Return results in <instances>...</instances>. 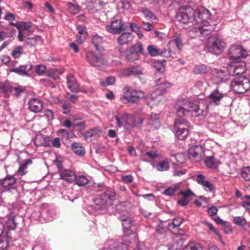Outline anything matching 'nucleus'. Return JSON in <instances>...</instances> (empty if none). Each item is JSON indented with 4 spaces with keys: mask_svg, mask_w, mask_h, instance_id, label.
<instances>
[{
    "mask_svg": "<svg viewBox=\"0 0 250 250\" xmlns=\"http://www.w3.org/2000/svg\"><path fill=\"white\" fill-rule=\"evenodd\" d=\"M225 96H226V93L220 92L218 89H216L208 95L207 100L189 101L188 103L185 104V106L179 108L177 112L179 114H184L186 113L185 107L188 106L189 110L195 116H205L208 112L209 104L219 105L221 101Z\"/></svg>",
    "mask_w": 250,
    "mask_h": 250,
    "instance_id": "obj_1",
    "label": "nucleus"
},
{
    "mask_svg": "<svg viewBox=\"0 0 250 250\" xmlns=\"http://www.w3.org/2000/svg\"><path fill=\"white\" fill-rule=\"evenodd\" d=\"M211 16L210 12L204 7H199L195 10L194 22L199 24L193 29L196 35L205 37L211 33L213 30L209 25Z\"/></svg>",
    "mask_w": 250,
    "mask_h": 250,
    "instance_id": "obj_2",
    "label": "nucleus"
},
{
    "mask_svg": "<svg viewBox=\"0 0 250 250\" xmlns=\"http://www.w3.org/2000/svg\"><path fill=\"white\" fill-rule=\"evenodd\" d=\"M122 222V226L124 229V235L123 236L124 241H128L127 237L132 234L135 236V234L132 233L130 227L132 226V221L130 218L126 215H123L118 217ZM105 245L107 247L100 249L99 250H128L127 245L123 242V240H119L114 241L113 240H108Z\"/></svg>",
    "mask_w": 250,
    "mask_h": 250,
    "instance_id": "obj_3",
    "label": "nucleus"
},
{
    "mask_svg": "<svg viewBox=\"0 0 250 250\" xmlns=\"http://www.w3.org/2000/svg\"><path fill=\"white\" fill-rule=\"evenodd\" d=\"M116 193L114 190L109 188H104L95 200V206H89L84 208V210L89 214H95V209L103 210L111 206L115 200Z\"/></svg>",
    "mask_w": 250,
    "mask_h": 250,
    "instance_id": "obj_4",
    "label": "nucleus"
},
{
    "mask_svg": "<svg viewBox=\"0 0 250 250\" xmlns=\"http://www.w3.org/2000/svg\"><path fill=\"white\" fill-rule=\"evenodd\" d=\"M188 102H189V101H179L177 102V105L175 106L176 114L178 117L175 119L174 121V130H177V132L178 134H181V133H179V130L183 129L184 130L183 134L185 135L187 133V129H189V123L185 118L186 116L189 115V113L193 116L192 112L189 110V107L188 106L185 107L186 113L179 114L177 112L179 108L185 106V104L188 103ZM194 116H195L194 115Z\"/></svg>",
    "mask_w": 250,
    "mask_h": 250,
    "instance_id": "obj_5",
    "label": "nucleus"
},
{
    "mask_svg": "<svg viewBox=\"0 0 250 250\" xmlns=\"http://www.w3.org/2000/svg\"><path fill=\"white\" fill-rule=\"evenodd\" d=\"M230 85L235 93L243 94L250 89V81L245 77L238 76L231 81Z\"/></svg>",
    "mask_w": 250,
    "mask_h": 250,
    "instance_id": "obj_6",
    "label": "nucleus"
},
{
    "mask_svg": "<svg viewBox=\"0 0 250 250\" xmlns=\"http://www.w3.org/2000/svg\"><path fill=\"white\" fill-rule=\"evenodd\" d=\"M195 10L190 7H181L176 14V19L184 24L194 21Z\"/></svg>",
    "mask_w": 250,
    "mask_h": 250,
    "instance_id": "obj_7",
    "label": "nucleus"
},
{
    "mask_svg": "<svg viewBox=\"0 0 250 250\" xmlns=\"http://www.w3.org/2000/svg\"><path fill=\"white\" fill-rule=\"evenodd\" d=\"M206 44L208 51L217 55L221 53L226 45L225 42L222 39L214 36L208 38Z\"/></svg>",
    "mask_w": 250,
    "mask_h": 250,
    "instance_id": "obj_8",
    "label": "nucleus"
},
{
    "mask_svg": "<svg viewBox=\"0 0 250 250\" xmlns=\"http://www.w3.org/2000/svg\"><path fill=\"white\" fill-rule=\"evenodd\" d=\"M144 96V94L142 91L129 89L126 87L124 89V94L121 97L120 100L124 104L128 103H136Z\"/></svg>",
    "mask_w": 250,
    "mask_h": 250,
    "instance_id": "obj_9",
    "label": "nucleus"
},
{
    "mask_svg": "<svg viewBox=\"0 0 250 250\" xmlns=\"http://www.w3.org/2000/svg\"><path fill=\"white\" fill-rule=\"evenodd\" d=\"M86 60L88 63L95 67H101L107 65V62L104 55L89 51L86 53Z\"/></svg>",
    "mask_w": 250,
    "mask_h": 250,
    "instance_id": "obj_10",
    "label": "nucleus"
},
{
    "mask_svg": "<svg viewBox=\"0 0 250 250\" xmlns=\"http://www.w3.org/2000/svg\"><path fill=\"white\" fill-rule=\"evenodd\" d=\"M248 55V51L239 45H232L229 49V56L231 61L237 62L240 59L246 58Z\"/></svg>",
    "mask_w": 250,
    "mask_h": 250,
    "instance_id": "obj_11",
    "label": "nucleus"
},
{
    "mask_svg": "<svg viewBox=\"0 0 250 250\" xmlns=\"http://www.w3.org/2000/svg\"><path fill=\"white\" fill-rule=\"evenodd\" d=\"M204 156V148L201 145L193 146L189 148L188 157L191 161L199 162L203 159Z\"/></svg>",
    "mask_w": 250,
    "mask_h": 250,
    "instance_id": "obj_12",
    "label": "nucleus"
},
{
    "mask_svg": "<svg viewBox=\"0 0 250 250\" xmlns=\"http://www.w3.org/2000/svg\"><path fill=\"white\" fill-rule=\"evenodd\" d=\"M42 213L41 223L52 221L56 216L54 209L49 205L42 204L40 208Z\"/></svg>",
    "mask_w": 250,
    "mask_h": 250,
    "instance_id": "obj_13",
    "label": "nucleus"
},
{
    "mask_svg": "<svg viewBox=\"0 0 250 250\" xmlns=\"http://www.w3.org/2000/svg\"><path fill=\"white\" fill-rule=\"evenodd\" d=\"M183 44L181 35L176 34L173 38L171 39L168 43V49L167 51L173 52L176 54L179 53L183 47Z\"/></svg>",
    "mask_w": 250,
    "mask_h": 250,
    "instance_id": "obj_14",
    "label": "nucleus"
},
{
    "mask_svg": "<svg viewBox=\"0 0 250 250\" xmlns=\"http://www.w3.org/2000/svg\"><path fill=\"white\" fill-rule=\"evenodd\" d=\"M124 24L118 17H114L111 21L110 24L105 26L106 30L109 33L113 34H119L124 30Z\"/></svg>",
    "mask_w": 250,
    "mask_h": 250,
    "instance_id": "obj_15",
    "label": "nucleus"
},
{
    "mask_svg": "<svg viewBox=\"0 0 250 250\" xmlns=\"http://www.w3.org/2000/svg\"><path fill=\"white\" fill-rule=\"evenodd\" d=\"M57 166L59 169V173L60 178L63 179L68 183L72 182L76 178V174L75 173L69 169L63 168L62 164L58 163Z\"/></svg>",
    "mask_w": 250,
    "mask_h": 250,
    "instance_id": "obj_16",
    "label": "nucleus"
},
{
    "mask_svg": "<svg viewBox=\"0 0 250 250\" xmlns=\"http://www.w3.org/2000/svg\"><path fill=\"white\" fill-rule=\"evenodd\" d=\"M247 70L246 64L244 62H239V61L231 65L228 68L229 74L233 76H237L242 74Z\"/></svg>",
    "mask_w": 250,
    "mask_h": 250,
    "instance_id": "obj_17",
    "label": "nucleus"
},
{
    "mask_svg": "<svg viewBox=\"0 0 250 250\" xmlns=\"http://www.w3.org/2000/svg\"><path fill=\"white\" fill-rule=\"evenodd\" d=\"M5 212V213L3 214L4 215L3 219L0 218V221L3 223L4 231L6 234H7L8 230H14L16 229L17 224L15 222V217L13 216L4 218L5 215H6L7 213V210Z\"/></svg>",
    "mask_w": 250,
    "mask_h": 250,
    "instance_id": "obj_18",
    "label": "nucleus"
},
{
    "mask_svg": "<svg viewBox=\"0 0 250 250\" xmlns=\"http://www.w3.org/2000/svg\"><path fill=\"white\" fill-rule=\"evenodd\" d=\"M147 50L149 55L152 57L160 55L168 58L170 57L171 56V54H169V52L167 51V49L162 50L153 45H149L147 47Z\"/></svg>",
    "mask_w": 250,
    "mask_h": 250,
    "instance_id": "obj_19",
    "label": "nucleus"
},
{
    "mask_svg": "<svg viewBox=\"0 0 250 250\" xmlns=\"http://www.w3.org/2000/svg\"><path fill=\"white\" fill-rule=\"evenodd\" d=\"M209 76L215 83H220L224 82L226 79V72L222 70L212 68L211 73Z\"/></svg>",
    "mask_w": 250,
    "mask_h": 250,
    "instance_id": "obj_20",
    "label": "nucleus"
},
{
    "mask_svg": "<svg viewBox=\"0 0 250 250\" xmlns=\"http://www.w3.org/2000/svg\"><path fill=\"white\" fill-rule=\"evenodd\" d=\"M130 115L125 113L120 116H116L115 119L116 121L117 124L119 127H124L127 130L128 128V125L129 122Z\"/></svg>",
    "mask_w": 250,
    "mask_h": 250,
    "instance_id": "obj_21",
    "label": "nucleus"
},
{
    "mask_svg": "<svg viewBox=\"0 0 250 250\" xmlns=\"http://www.w3.org/2000/svg\"><path fill=\"white\" fill-rule=\"evenodd\" d=\"M212 68L209 65L205 64H199L196 65L193 69V73L196 75L207 74L208 76L210 75L211 73Z\"/></svg>",
    "mask_w": 250,
    "mask_h": 250,
    "instance_id": "obj_22",
    "label": "nucleus"
},
{
    "mask_svg": "<svg viewBox=\"0 0 250 250\" xmlns=\"http://www.w3.org/2000/svg\"><path fill=\"white\" fill-rule=\"evenodd\" d=\"M29 109L33 112L39 113L42 109V102L37 98H32L28 102Z\"/></svg>",
    "mask_w": 250,
    "mask_h": 250,
    "instance_id": "obj_23",
    "label": "nucleus"
},
{
    "mask_svg": "<svg viewBox=\"0 0 250 250\" xmlns=\"http://www.w3.org/2000/svg\"><path fill=\"white\" fill-rule=\"evenodd\" d=\"M143 121V119L141 117L130 115L127 130L130 131L131 129L135 127L140 128L142 126Z\"/></svg>",
    "mask_w": 250,
    "mask_h": 250,
    "instance_id": "obj_24",
    "label": "nucleus"
},
{
    "mask_svg": "<svg viewBox=\"0 0 250 250\" xmlns=\"http://www.w3.org/2000/svg\"><path fill=\"white\" fill-rule=\"evenodd\" d=\"M170 159L165 158L157 163H156L154 167L159 171H167L169 168Z\"/></svg>",
    "mask_w": 250,
    "mask_h": 250,
    "instance_id": "obj_25",
    "label": "nucleus"
},
{
    "mask_svg": "<svg viewBox=\"0 0 250 250\" xmlns=\"http://www.w3.org/2000/svg\"><path fill=\"white\" fill-rule=\"evenodd\" d=\"M122 75L125 76L133 75L135 77L138 76L139 78L143 73L140 70L135 66H130L123 70Z\"/></svg>",
    "mask_w": 250,
    "mask_h": 250,
    "instance_id": "obj_26",
    "label": "nucleus"
},
{
    "mask_svg": "<svg viewBox=\"0 0 250 250\" xmlns=\"http://www.w3.org/2000/svg\"><path fill=\"white\" fill-rule=\"evenodd\" d=\"M32 68V65L30 62H29L25 65H22L20 67L14 68L12 71L21 76H27Z\"/></svg>",
    "mask_w": 250,
    "mask_h": 250,
    "instance_id": "obj_27",
    "label": "nucleus"
},
{
    "mask_svg": "<svg viewBox=\"0 0 250 250\" xmlns=\"http://www.w3.org/2000/svg\"><path fill=\"white\" fill-rule=\"evenodd\" d=\"M67 87L72 92H77L79 90V85L76 79L72 75H69L67 77Z\"/></svg>",
    "mask_w": 250,
    "mask_h": 250,
    "instance_id": "obj_28",
    "label": "nucleus"
},
{
    "mask_svg": "<svg viewBox=\"0 0 250 250\" xmlns=\"http://www.w3.org/2000/svg\"><path fill=\"white\" fill-rule=\"evenodd\" d=\"M133 37V35L130 32H124L117 38V42L120 45H123L131 41Z\"/></svg>",
    "mask_w": 250,
    "mask_h": 250,
    "instance_id": "obj_29",
    "label": "nucleus"
},
{
    "mask_svg": "<svg viewBox=\"0 0 250 250\" xmlns=\"http://www.w3.org/2000/svg\"><path fill=\"white\" fill-rule=\"evenodd\" d=\"M77 29L78 34L77 35V41L79 43H82L85 40L87 36V31L85 26L80 25L77 26Z\"/></svg>",
    "mask_w": 250,
    "mask_h": 250,
    "instance_id": "obj_30",
    "label": "nucleus"
},
{
    "mask_svg": "<svg viewBox=\"0 0 250 250\" xmlns=\"http://www.w3.org/2000/svg\"><path fill=\"white\" fill-rule=\"evenodd\" d=\"M16 182V179L13 175H7L4 178L0 179V185L4 188L10 187L14 185Z\"/></svg>",
    "mask_w": 250,
    "mask_h": 250,
    "instance_id": "obj_31",
    "label": "nucleus"
},
{
    "mask_svg": "<svg viewBox=\"0 0 250 250\" xmlns=\"http://www.w3.org/2000/svg\"><path fill=\"white\" fill-rule=\"evenodd\" d=\"M71 148L72 150L78 155L83 156L85 153L84 146L79 143H73L71 144Z\"/></svg>",
    "mask_w": 250,
    "mask_h": 250,
    "instance_id": "obj_32",
    "label": "nucleus"
},
{
    "mask_svg": "<svg viewBox=\"0 0 250 250\" xmlns=\"http://www.w3.org/2000/svg\"><path fill=\"white\" fill-rule=\"evenodd\" d=\"M89 180L88 177L85 175H76V178L73 182L75 184L79 186L82 187L87 185L89 183Z\"/></svg>",
    "mask_w": 250,
    "mask_h": 250,
    "instance_id": "obj_33",
    "label": "nucleus"
},
{
    "mask_svg": "<svg viewBox=\"0 0 250 250\" xmlns=\"http://www.w3.org/2000/svg\"><path fill=\"white\" fill-rule=\"evenodd\" d=\"M171 83L167 82H164L154 86V89L157 91L158 94H161L166 92L167 88H169Z\"/></svg>",
    "mask_w": 250,
    "mask_h": 250,
    "instance_id": "obj_34",
    "label": "nucleus"
},
{
    "mask_svg": "<svg viewBox=\"0 0 250 250\" xmlns=\"http://www.w3.org/2000/svg\"><path fill=\"white\" fill-rule=\"evenodd\" d=\"M205 162L207 166L210 168H215L219 164V160L215 159L213 156L206 157Z\"/></svg>",
    "mask_w": 250,
    "mask_h": 250,
    "instance_id": "obj_35",
    "label": "nucleus"
},
{
    "mask_svg": "<svg viewBox=\"0 0 250 250\" xmlns=\"http://www.w3.org/2000/svg\"><path fill=\"white\" fill-rule=\"evenodd\" d=\"M183 242V239L181 236H177L174 239V242L171 246H167L168 250H176L178 249L182 245Z\"/></svg>",
    "mask_w": 250,
    "mask_h": 250,
    "instance_id": "obj_36",
    "label": "nucleus"
},
{
    "mask_svg": "<svg viewBox=\"0 0 250 250\" xmlns=\"http://www.w3.org/2000/svg\"><path fill=\"white\" fill-rule=\"evenodd\" d=\"M103 42L102 37L97 34L94 35L92 37V43L98 50L100 49L101 45L103 43Z\"/></svg>",
    "mask_w": 250,
    "mask_h": 250,
    "instance_id": "obj_37",
    "label": "nucleus"
},
{
    "mask_svg": "<svg viewBox=\"0 0 250 250\" xmlns=\"http://www.w3.org/2000/svg\"><path fill=\"white\" fill-rule=\"evenodd\" d=\"M130 49L131 51L138 55L140 54L145 55L146 52L144 50L142 44L140 42H137L134 45H133Z\"/></svg>",
    "mask_w": 250,
    "mask_h": 250,
    "instance_id": "obj_38",
    "label": "nucleus"
},
{
    "mask_svg": "<svg viewBox=\"0 0 250 250\" xmlns=\"http://www.w3.org/2000/svg\"><path fill=\"white\" fill-rule=\"evenodd\" d=\"M41 37L39 36L26 38L25 40V44L30 47L37 45L38 42L41 41Z\"/></svg>",
    "mask_w": 250,
    "mask_h": 250,
    "instance_id": "obj_39",
    "label": "nucleus"
},
{
    "mask_svg": "<svg viewBox=\"0 0 250 250\" xmlns=\"http://www.w3.org/2000/svg\"><path fill=\"white\" fill-rule=\"evenodd\" d=\"M67 6L69 13L73 15L77 14L81 10V7L79 5L70 2H68Z\"/></svg>",
    "mask_w": 250,
    "mask_h": 250,
    "instance_id": "obj_40",
    "label": "nucleus"
},
{
    "mask_svg": "<svg viewBox=\"0 0 250 250\" xmlns=\"http://www.w3.org/2000/svg\"><path fill=\"white\" fill-rule=\"evenodd\" d=\"M32 250H48V248L46 244L36 240L32 247Z\"/></svg>",
    "mask_w": 250,
    "mask_h": 250,
    "instance_id": "obj_41",
    "label": "nucleus"
},
{
    "mask_svg": "<svg viewBox=\"0 0 250 250\" xmlns=\"http://www.w3.org/2000/svg\"><path fill=\"white\" fill-rule=\"evenodd\" d=\"M149 121L154 128L157 129L160 126L159 119L157 114L151 113L149 116Z\"/></svg>",
    "mask_w": 250,
    "mask_h": 250,
    "instance_id": "obj_42",
    "label": "nucleus"
},
{
    "mask_svg": "<svg viewBox=\"0 0 250 250\" xmlns=\"http://www.w3.org/2000/svg\"><path fill=\"white\" fill-rule=\"evenodd\" d=\"M31 160L30 159H28L22 165H21L17 172L18 174L21 176L25 175L26 173V172L25 171V170L27 168V165L29 164H31Z\"/></svg>",
    "mask_w": 250,
    "mask_h": 250,
    "instance_id": "obj_43",
    "label": "nucleus"
},
{
    "mask_svg": "<svg viewBox=\"0 0 250 250\" xmlns=\"http://www.w3.org/2000/svg\"><path fill=\"white\" fill-rule=\"evenodd\" d=\"M9 246V239L7 236L0 237V250H7Z\"/></svg>",
    "mask_w": 250,
    "mask_h": 250,
    "instance_id": "obj_44",
    "label": "nucleus"
},
{
    "mask_svg": "<svg viewBox=\"0 0 250 250\" xmlns=\"http://www.w3.org/2000/svg\"><path fill=\"white\" fill-rule=\"evenodd\" d=\"M184 250H203V248L199 244L189 242L184 247Z\"/></svg>",
    "mask_w": 250,
    "mask_h": 250,
    "instance_id": "obj_45",
    "label": "nucleus"
},
{
    "mask_svg": "<svg viewBox=\"0 0 250 250\" xmlns=\"http://www.w3.org/2000/svg\"><path fill=\"white\" fill-rule=\"evenodd\" d=\"M140 11L144 14V16L147 19V20L152 19H155L156 18L153 13L145 7L141 8Z\"/></svg>",
    "mask_w": 250,
    "mask_h": 250,
    "instance_id": "obj_46",
    "label": "nucleus"
},
{
    "mask_svg": "<svg viewBox=\"0 0 250 250\" xmlns=\"http://www.w3.org/2000/svg\"><path fill=\"white\" fill-rule=\"evenodd\" d=\"M139 56L129 49V52L126 54L125 59L129 62H133L138 60Z\"/></svg>",
    "mask_w": 250,
    "mask_h": 250,
    "instance_id": "obj_47",
    "label": "nucleus"
},
{
    "mask_svg": "<svg viewBox=\"0 0 250 250\" xmlns=\"http://www.w3.org/2000/svg\"><path fill=\"white\" fill-rule=\"evenodd\" d=\"M163 62H166V61L163 60L161 62L157 61L153 63V67L157 70L159 74H162L164 70V65Z\"/></svg>",
    "mask_w": 250,
    "mask_h": 250,
    "instance_id": "obj_48",
    "label": "nucleus"
},
{
    "mask_svg": "<svg viewBox=\"0 0 250 250\" xmlns=\"http://www.w3.org/2000/svg\"><path fill=\"white\" fill-rule=\"evenodd\" d=\"M241 175L246 181H250V167H243L241 171Z\"/></svg>",
    "mask_w": 250,
    "mask_h": 250,
    "instance_id": "obj_49",
    "label": "nucleus"
},
{
    "mask_svg": "<svg viewBox=\"0 0 250 250\" xmlns=\"http://www.w3.org/2000/svg\"><path fill=\"white\" fill-rule=\"evenodd\" d=\"M23 48L21 46L16 47L12 52V56L15 58H18L22 54Z\"/></svg>",
    "mask_w": 250,
    "mask_h": 250,
    "instance_id": "obj_50",
    "label": "nucleus"
},
{
    "mask_svg": "<svg viewBox=\"0 0 250 250\" xmlns=\"http://www.w3.org/2000/svg\"><path fill=\"white\" fill-rule=\"evenodd\" d=\"M234 223L239 226L243 227L246 225L247 221L244 217L236 216L234 218Z\"/></svg>",
    "mask_w": 250,
    "mask_h": 250,
    "instance_id": "obj_51",
    "label": "nucleus"
},
{
    "mask_svg": "<svg viewBox=\"0 0 250 250\" xmlns=\"http://www.w3.org/2000/svg\"><path fill=\"white\" fill-rule=\"evenodd\" d=\"M183 222V219L180 217H175L173 219L172 222L171 224H168L169 229H170L172 227L173 228L177 227L180 226Z\"/></svg>",
    "mask_w": 250,
    "mask_h": 250,
    "instance_id": "obj_52",
    "label": "nucleus"
},
{
    "mask_svg": "<svg viewBox=\"0 0 250 250\" xmlns=\"http://www.w3.org/2000/svg\"><path fill=\"white\" fill-rule=\"evenodd\" d=\"M202 187L207 192H211L214 189L213 185L208 181H206L202 185Z\"/></svg>",
    "mask_w": 250,
    "mask_h": 250,
    "instance_id": "obj_53",
    "label": "nucleus"
},
{
    "mask_svg": "<svg viewBox=\"0 0 250 250\" xmlns=\"http://www.w3.org/2000/svg\"><path fill=\"white\" fill-rule=\"evenodd\" d=\"M128 204V202L121 203L117 206V210H118L120 213L127 212L128 209L126 206Z\"/></svg>",
    "mask_w": 250,
    "mask_h": 250,
    "instance_id": "obj_54",
    "label": "nucleus"
},
{
    "mask_svg": "<svg viewBox=\"0 0 250 250\" xmlns=\"http://www.w3.org/2000/svg\"><path fill=\"white\" fill-rule=\"evenodd\" d=\"M167 229V225H164L162 222H160L157 225L156 231L158 233L162 234Z\"/></svg>",
    "mask_w": 250,
    "mask_h": 250,
    "instance_id": "obj_55",
    "label": "nucleus"
},
{
    "mask_svg": "<svg viewBox=\"0 0 250 250\" xmlns=\"http://www.w3.org/2000/svg\"><path fill=\"white\" fill-rule=\"evenodd\" d=\"M99 131L96 128L90 129L85 134V137H97L99 135Z\"/></svg>",
    "mask_w": 250,
    "mask_h": 250,
    "instance_id": "obj_56",
    "label": "nucleus"
},
{
    "mask_svg": "<svg viewBox=\"0 0 250 250\" xmlns=\"http://www.w3.org/2000/svg\"><path fill=\"white\" fill-rule=\"evenodd\" d=\"M73 127L75 129L82 130L85 128L86 125L84 122H77L76 121L73 123Z\"/></svg>",
    "mask_w": 250,
    "mask_h": 250,
    "instance_id": "obj_57",
    "label": "nucleus"
},
{
    "mask_svg": "<svg viewBox=\"0 0 250 250\" xmlns=\"http://www.w3.org/2000/svg\"><path fill=\"white\" fill-rule=\"evenodd\" d=\"M146 156H148L149 158H154L158 157V154L156 152L153 151H147L143 153L142 154L143 161L148 162V160H147L145 158H144Z\"/></svg>",
    "mask_w": 250,
    "mask_h": 250,
    "instance_id": "obj_58",
    "label": "nucleus"
},
{
    "mask_svg": "<svg viewBox=\"0 0 250 250\" xmlns=\"http://www.w3.org/2000/svg\"><path fill=\"white\" fill-rule=\"evenodd\" d=\"M178 166L175 163H173L172 167L174 169V171L173 172V175L175 176H180L182 175H184L186 173V170L185 169H177L176 166Z\"/></svg>",
    "mask_w": 250,
    "mask_h": 250,
    "instance_id": "obj_59",
    "label": "nucleus"
},
{
    "mask_svg": "<svg viewBox=\"0 0 250 250\" xmlns=\"http://www.w3.org/2000/svg\"><path fill=\"white\" fill-rule=\"evenodd\" d=\"M188 131L189 129H187V133L185 134V135H184V134H183L184 130L183 129H180L179 130V133H181V134H178L177 133V130H174L173 131L175 134V136L179 140H184L187 137L188 134Z\"/></svg>",
    "mask_w": 250,
    "mask_h": 250,
    "instance_id": "obj_60",
    "label": "nucleus"
},
{
    "mask_svg": "<svg viewBox=\"0 0 250 250\" xmlns=\"http://www.w3.org/2000/svg\"><path fill=\"white\" fill-rule=\"evenodd\" d=\"M31 218L33 220H38L41 222L42 219V213L41 212V210L40 209L38 211H33L31 215Z\"/></svg>",
    "mask_w": 250,
    "mask_h": 250,
    "instance_id": "obj_61",
    "label": "nucleus"
},
{
    "mask_svg": "<svg viewBox=\"0 0 250 250\" xmlns=\"http://www.w3.org/2000/svg\"><path fill=\"white\" fill-rule=\"evenodd\" d=\"M46 70V67L45 65L40 64L36 66V72L39 75H42L44 73Z\"/></svg>",
    "mask_w": 250,
    "mask_h": 250,
    "instance_id": "obj_62",
    "label": "nucleus"
},
{
    "mask_svg": "<svg viewBox=\"0 0 250 250\" xmlns=\"http://www.w3.org/2000/svg\"><path fill=\"white\" fill-rule=\"evenodd\" d=\"M142 27L147 31H151L153 29V26L151 23L145 21H143Z\"/></svg>",
    "mask_w": 250,
    "mask_h": 250,
    "instance_id": "obj_63",
    "label": "nucleus"
},
{
    "mask_svg": "<svg viewBox=\"0 0 250 250\" xmlns=\"http://www.w3.org/2000/svg\"><path fill=\"white\" fill-rule=\"evenodd\" d=\"M176 187H169L166 189L163 192L164 195L167 196H171L176 192Z\"/></svg>",
    "mask_w": 250,
    "mask_h": 250,
    "instance_id": "obj_64",
    "label": "nucleus"
}]
</instances>
